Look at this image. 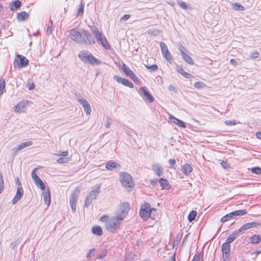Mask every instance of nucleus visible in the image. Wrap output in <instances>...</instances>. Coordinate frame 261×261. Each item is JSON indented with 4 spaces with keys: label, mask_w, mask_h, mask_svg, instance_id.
Instances as JSON below:
<instances>
[{
    "label": "nucleus",
    "mask_w": 261,
    "mask_h": 261,
    "mask_svg": "<svg viewBox=\"0 0 261 261\" xmlns=\"http://www.w3.org/2000/svg\"><path fill=\"white\" fill-rule=\"evenodd\" d=\"M92 232L93 234L99 236L102 235V230L101 228L98 226H95L93 227L92 229Z\"/></svg>",
    "instance_id": "obj_29"
},
{
    "label": "nucleus",
    "mask_w": 261,
    "mask_h": 261,
    "mask_svg": "<svg viewBox=\"0 0 261 261\" xmlns=\"http://www.w3.org/2000/svg\"><path fill=\"white\" fill-rule=\"evenodd\" d=\"M84 5H82V4L80 6V8L78 9V11L77 12V14L79 15L80 14H83L84 12Z\"/></svg>",
    "instance_id": "obj_54"
},
{
    "label": "nucleus",
    "mask_w": 261,
    "mask_h": 261,
    "mask_svg": "<svg viewBox=\"0 0 261 261\" xmlns=\"http://www.w3.org/2000/svg\"><path fill=\"white\" fill-rule=\"evenodd\" d=\"M232 212L229 213V214H228L226 215H225L224 216H223L221 221L222 222H225L227 221H228L229 220L232 219L233 218V215H232Z\"/></svg>",
    "instance_id": "obj_39"
},
{
    "label": "nucleus",
    "mask_w": 261,
    "mask_h": 261,
    "mask_svg": "<svg viewBox=\"0 0 261 261\" xmlns=\"http://www.w3.org/2000/svg\"><path fill=\"white\" fill-rule=\"evenodd\" d=\"M233 216V218L237 216H241L243 215H245L247 213V212L246 210H240L234 211L232 212Z\"/></svg>",
    "instance_id": "obj_31"
},
{
    "label": "nucleus",
    "mask_w": 261,
    "mask_h": 261,
    "mask_svg": "<svg viewBox=\"0 0 261 261\" xmlns=\"http://www.w3.org/2000/svg\"><path fill=\"white\" fill-rule=\"evenodd\" d=\"M151 169L153 171L155 174L158 176H161L163 174V169L159 164H153L151 166Z\"/></svg>",
    "instance_id": "obj_16"
},
{
    "label": "nucleus",
    "mask_w": 261,
    "mask_h": 261,
    "mask_svg": "<svg viewBox=\"0 0 261 261\" xmlns=\"http://www.w3.org/2000/svg\"><path fill=\"white\" fill-rule=\"evenodd\" d=\"M197 212L194 211H192L188 215V219L190 222L194 220L196 216Z\"/></svg>",
    "instance_id": "obj_40"
},
{
    "label": "nucleus",
    "mask_w": 261,
    "mask_h": 261,
    "mask_svg": "<svg viewBox=\"0 0 261 261\" xmlns=\"http://www.w3.org/2000/svg\"><path fill=\"white\" fill-rule=\"evenodd\" d=\"M135 82L138 81V77L133 72V73L129 76Z\"/></svg>",
    "instance_id": "obj_55"
},
{
    "label": "nucleus",
    "mask_w": 261,
    "mask_h": 261,
    "mask_svg": "<svg viewBox=\"0 0 261 261\" xmlns=\"http://www.w3.org/2000/svg\"><path fill=\"white\" fill-rule=\"evenodd\" d=\"M0 189L2 190L4 189V180L1 173H0Z\"/></svg>",
    "instance_id": "obj_57"
},
{
    "label": "nucleus",
    "mask_w": 261,
    "mask_h": 261,
    "mask_svg": "<svg viewBox=\"0 0 261 261\" xmlns=\"http://www.w3.org/2000/svg\"><path fill=\"white\" fill-rule=\"evenodd\" d=\"M176 70L179 73H180L182 75L186 78H190L192 76L190 73L186 72L181 66H177L176 67Z\"/></svg>",
    "instance_id": "obj_27"
},
{
    "label": "nucleus",
    "mask_w": 261,
    "mask_h": 261,
    "mask_svg": "<svg viewBox=\"0 0 261 261\" xmlns=\"http://www.w3.org/2000/svg\"><path fill=\"white\" fill-rule=\"evenodd\" d=\"M156 215V210L151 208L150 204L144 203L142 204L140 210V216L144 221H146L149 218L154 219Z\"/></svg>",
    "instance_id": "obj_2"
},
{
    "label": "nucleus",
    "mask_w": 261,
    "mask_h": 261,
    "mask_svg": "<svg viewBox=\"0 0 261 261\" xmlns=\"http://www.w3.org/2000/svg\"><path fill=\"white\" fill-rule=\"evenodd\" d=\"M160 45L162 55H164L165 53L167 54L169 51L167 45L164 42H161Z\"/></svg>",
    "instance_id": "obj_36"
},
{
    "label": "nucleus",
    "mask_w": 261,
    "mask_h": 261,
    "mask_svg": "<svg viewBox=\"0 0 261 261\" xmlns=\"http://www.w3.org/2000/svg\"><path fill=\"white\" fill-rule=\"evenodd\" d=\"M79 57L84 63H88L92 65H99L101 62L94 57L92 54L86 51H81L79 54Z\"/></svg>",
    "instance_id": "obj_3"
},
{
    "label": "nucleus",
    "mask_w": 261,
    "mask_h": 261,
    "mask_svg": "<svg viewBox=\"0 0 261 261\" xmlns=\"http://www.w3.org/2000/svg\"><path fill=\"white\" fill-rule=\"evenodd\" d=\"M179 50L181 53L183 59L189 64L193 65L194 62L189 54L188 50L182 45L179 46Z\"/></svg>",
    "instance_id": "obj_8"
},
{
    "label": "nucleus",
    "mask_w": 261,
    "mask_h": 261,
    "mask_svg": "<svg viewBox=\"0 0 261 261\" xmlns=\"http://www.w3.org/2000/svg\"><path fill=\"white\" fill-rule=\"evenodd\" d=\"M79 190H75L71 193V196L70 197V205L73 213L75 212L76 211V206L77 200L79 197Z\"/></svg>",
    "instance_id": "obj_9"
},
{
    "label": "nucleus",
    "mask_w": 261,
    "mask_h": 261,
    "mask_svg": "<svg viewBox=\"0 0 261 261\" xmlns=\"http://www.w3.org/2000/svg\"><path fill=\"white\" fill-rule=\"evenodd\" d=\"M159 182L162 190H168L170 188V185L167 179L161 178L159 180Z\"/></svg>",
    "instance_id": "obj_18"
},
{
    "label": "nucleus",
    "mask_w": 261,
    "mask_h": 261,
    "mask_svg": "<svg viewBox=\"0 0 261 261\" xmlns=\"http://www.w3.org/2000/svg\"><path fill=\"white\" fill-rule=\"evenodd\" d=\"M148 33L150 35H156L159 34L158 30H149L148 31Z\"/></svg>",
    "instance_id": "obj_58"
},
{
    "label": "nucleus",
    "mask_w": 261,
    "mask_h": 261,
    "mask_svg": "<svg viewBox=\"0 0 261 261\" xmlns=\"http://www.w3.org/2000/svg\"><path fill=\"white\" fill-rule=\"evenodd\" d=\"M222 257L223 261H229L230 253V245L228 243H223L222 246Z\"/></svg>",
    "instance_id": "obj_10"
},
{
    "label": "nucleus",
    "mask_w": 261,
    "mask_h": 261,
    "mask_svg": "<svg viewBox=\"0 0 261 261\" xmlns=\"http://www.w3.org/2000/svg\"><path fill=\"white\" fill-rule=\"evenodd\" d=\"M139 94L144 97L145 99L148 100L149 102H152L154 100L153 96L150 94L147 88L145 87H141L139 90Z\"/></svg>",
    "instance_id": "obj_12"
},
{
    "label": "nucleus",
    "mask_w": 261,
    "mask_h": 261,
    "mask_svg": "<svg viewBox=\"0 0 261 261\" xmlns=\"http://www.w3.org/2000/svg\"><path fill=\"white\" fill-rule=\"evenodd\" d=\"M129 210V204L127 202L122 203L119 205V210H118L116 215L122 217V219L123 220L127 215Z\"/></svg>",
    "instance_id": "obj_6"
},
{
    "label": "nucleus",
    "mask_w": 261,
    "mask_h": 261,
    "mask_svg": "<svg viewBox=\"0 0 261 261\" xmlns=\"http://www.w3.org/2000/svg\"><path fill=\"white\" fill-rule=\"evenodd\" d=\"M123 220L122 217L115 216L108 220L106 224V228L111 232H115L119 228L121 222Z\"/></svg>",
    "instance_id": "obj_4"
},
{
    "label": "nucleus",
    "mask_w": 261,
    "mask_h": 261,
    "mask_svg": "<svg viewBox=\"0 0 261 261\" xmlns=\"http://www.w3.org/2000/svg\"><path fill=\"white\" fill-rule=\"evenodd\" d=\"M91 32L92 34L95 36L96 39L103 35L102 33L99 31L97 28L95 26H93L92 28H91Z\"/></svg>",
    "instance_id": "obj_28"
},
{
    "label": "nucleus",
    "mask_w": 261,
    "mask_h": 261,
    "mask_svg": "<svg viewBox=\"0 0 261 261\" xmlns=\"http://www.w3.org/2000/svg\"><path fill=\"white\" fill-rule=\"evenodd\" d=\"M69 37L75 42L80 44L91 45L95 43L90 33L83 29L77 30L73 29L71 30L69 32Z\"/></svg>",
    "instance_id": "obj_1"
},
{
    "label": "nucleus",
    "mask_w": 261,
    "mask_h": 261,
    "mask_svg": "<svg viewBox=\"0 0 261 261\" xmlns=\"http://www.w3.org/2000/svg\"><path fill=\"white\" fill-rule=\"evenodd\" d=\"M77 101L80 103L84 108V110L87 115H90L91 112V107L86 99L82 97L77 98Z\"/></svg>",
    "instance_id": "obj_13"
},
{
    "label": "nucleus",
    "mask_w": 261,
    "mask_h": 261,
    "mask_svg": "<svg viewBox=\"0 0 261 261\" xmlns=\"http://www.w3.org/2000/svg\"><path fill=\"white\" fill-rule=\"evenodd\" d=\"M169 118L172 123L176 124L179 126L183 128L186 127L185 123L182 121L174 117L173 115H170Z\"/></svg>",
    "instance_id": "obj_19"
},
{
    "label": "nucleus",
    "mask_w": 261,
    "mask_h": 261,
    "mask_svg": "<svg viewBox=\"0 0 261 261\" xmlns=\"http://www.w3.org/2000/svg\"><path fill=\"white\" fill-rule=\"evenodd\" d=\"M168 162H169V164L170 165L171 167H173V166L176 163V161H175V159H170L169 160Z\"/></svg>",
    "instance_id": "obj_59"
},
{
    "label": "nucleus",
    "mask_w": 261,
    "mask_h": 261,
    "mask_svg": "<svg viewBox=\"0 0 261 261\" xmlns=\"http://www.w3.org/2000/svg\"><path fill=\"white\" fill-rule=\"evenodd\" d=\"M95 252L96 250L95 248H92L89 250L86 254L87 258L90 260L92 257L95 256Z\"/></svg>",
    "instance_id": "obj_38"
},
{
    "label": "nucleus",
    "mask_w": 261,
    "mask_h": 261,
    "mask_svg": "<svg viewBox=\"0 0 261 261\" xmlns=\"http://www.w3.org/2000/svg\"><path fill=\"white\" fill-rule=\"evenodd\" d=\"M118 167H120V165L113 161H109L106 165V168L109 170H112Z\"/></svg>",
    "instance_id": "obj_25"
},
{
    "label": "nucleus",
    "mask_w": 261,
    "mask_h": 261,
    "mask_svg": "<svg viewBox=\"0 0 261 261\" xmlns=\"http://www.w3.org/2000/svg\"><path fill=\"white\" fill-rule=\"evenodd\" d=\"M42 195L44 202L46 204L49 205L50 203V193L49 189L43 192Z\"/></svg>",
    "instance_id": "obj_21"
},
{
    "label": "nucleus",
    "mask_w": 261,
    "mask_h": 261,
    "mask_svg": "<svg viewBox=\"0 0 261 261\" xmlns=\"http://www.w3.org/2000/svg\"><path fill=\"white\" fill-rule=\"evenodd\" d=\"M92 199L90 198L88 196L86 198L85 201V206L86 207H89L92 202Z\"/></svg>",
    "instance_id": "obj_45"
},
{
    "label": "nucleus",
    "mask_w": 261,
    "mask_h": 261,
    "mask_svg": "<svg viewBox=\"0 0 261 261\" xmlns=\"http://www.w3.org/2000/svg\"><path fill=\"white\" fill-rule=\"evenodd\" d=\"M191 261H201V255L200 253H196Z\"/></svg>",
    "instance_id": "obj_51"
},
{
    "label": "nucleus",
    "mask_w": 261,
    "mask_h": 261,
    "mask_svg": "<svg viewBox=\"0 0 261 261\" xmlns=\"http://www.w3.org/2000/svg\"><path fill=\"white\" fill-rule=\"evenodd\" d=\"M256 137H257V138H258V139H260L261 140V132H258L256 133Z\"/></svg>",
    "instance_id": "obj_64"
},
{
    "label": "nucleus",
    "mask_w": 261,
    "mask_h": 261,
    "mask_svg": "<svg viewBox=\"0 0 261 261\" xmlns=\"http://www.w3.org/2000/svg\"><path fill=\"white\" fill-rule=\"evenodd\" d=\"M5 88V82L4 80H0V95L3 93V90Z\"/></svg>",
    "instance_id": "obj_44"
},
{
    "label": "nucleus",
    "mask_w": 261,
    "mask_h": 261,
    "mask_svg": "<svg viewBox=\"0 0 261 261\" xmlns=\"http://www.w3.org/2000/svg\"><path fill=\"white\" fill-rule=\"evenodd\" d=\"M240 235V232L238 230L233 231L229 236L227 238L225 243H228L230 245Z\"/></svg>",
    "instance_id": "obj_20"
},
{
    "label": "nucleus",
    "mask_w": 261,
    "mask_h": 261,
    "mask_svg": "<svg viewBox=\"0 0 261 261\" xmlns=\"http://www.w3.org/2000/svg\"><path fill=\"white\" fill-rule=\"evenodd\" d=\"M230 62L231 64H232L234 65H236L238 64V62L236 59H232L230 60Z\"/></svg>",
    "instance_id": "obj_63"
},
{
    "label": "nucleus",
    "mask_w": 261,
    "mask_h": 261,
    "mask_svg": "<svg viewBox=\"0 0 261 261\" xmlns=\"http://www.w3.org/2000/svg\"><path fill=\"white\" fill-rule=\"evenodd\" d=\"M37 169V168H35L32 172V176L34 181L40 178L36 173Z\"/></svg>",
    "instance_id": "obj_46"
},
{
    "label": "nucleus",
    "mask_w": 261,
    "mask_h": 261,
    "mask_svg": "<svg viewBox=\"0 0 261 261\" xmlns=\"http://www.w3.org/2000/svg\"><path fill=\"white\" fill-rule=\"evenodd\" d=\"M32 144L33 142L32 141H28L20 143L16 147H15L12 149V151L13 155H16L19 151L28 147L31 146L32 145Z\"/></svg>",
    "instance_id": "obj_11"
},
{
    "label": "nucleus",
    "mask_w": 261,
    "mask_h": 261,
    "mask_svg": "<svg viewBox=\"0 0 261 261\" xmlns=\"http://www.w3.org/2000/svg\"><path fill=\"white\" fill-rule=\"evenodd\" d=\"M259 225V224L256 222H250L242 225L238 230L239 232H243L248 229L256 227Z\"/></svg>",
    "instance_id": "obj_17"
},
{
    "label": "nucleus",
    "mask_w": 261,
    "mask_h": 261,
    "mask_svg": "<svg viewBox=\"0 0 261 261\" xmlns=\"http://www.w3.org/2000/svg\"><path fill=\"white\" fill-rule=\"evenodd\" d=\"M251 172L252 173L256 174H261V168L258 167L252 168L251 169Z\"/></svg>",
    "instance_id": "obj_47"
},
{
    "label": "nucleus",
    "mask_w": 261,
    "mask_h": 261,
    "mask_svg": "<svg viewBox=\"0 0 261 261\" xmlns=\"http://www.w3.org/2000/svg\"><path fill=\"white\" fill-rule=\"evenodd\" d=\"M114 79L116 80L118 83H120L129 88H133L134 87L133 84L127 79L119 77L117 75H115L114 76Z\"/></svg>",
    "instance_id": "obj_14"
},
{
    "label": "nucleus",
    "mask_w": 261,
    "mask_h": 261,
    "mask_svg": "<svg viewBox=\"0 0 261 261\" xmlns=\"http://www.w3.org/2000/svg\"><path fill=\"white\" fill-rule=\"evenodd\" d=\"M194 87L197 89H202L206 87L205 84L201 82H196L194 84Z\"/></svg>",
    "instance_id": "obj_42"
},
{
    "label": "nucleus",
    "mask_w": 261,
    "mask_h": 261,
    "mask_svg": "<svg viewBox=\"0 0 261 261\" xmlns=\"http://www.w3.org/2000/svg\"><path fill=\"white\" fill-rule=\"evenodd\" d=\"M122 69L127 76H129L132 73L133 71L130 69L125 64H123L122 67Z\"/></svg>",
    "instance_id": "obj_37"
},
{
    "label": "nucleus",
    "mask_w": 261,
    "mask_h": 261,
    "mask_svg": "<svg viewBox=\"0 0 261 261\" xmlns=\"http://www.w3.org/2000/svg\"><path fill=\"white\" fill-rule=\"evenodd\" d=\"M178 4L179 6L182 9L184 10H187L189 8H190V7H189L185 2L183 1H179L178 2Z\"/></svg>",
    "instance_id": "obj_43"
},
{
    "label": "nucleus",
    "mask_w": 261,
    "mask_h": 261,
    "mask_svg": "<svg viewBox=\"0 0 261 261\" xmlns=\"http://www.w3.org/2000/svg\"><path fill=\"white\" fill-rule=\"evenodd\" d=\"M111 120L110 119H107V121H106V126L107 127V128H109L110 126L111 125Z\"/></svg>",
    "instance_id": "obj_62"
},
{
    "label": "nucleus",
    "mask_w": 261,
    "mask_h": 261,
    "mask_svg": "<svg viewBox=\"0 0 261 261\" xmlns=\"http://www.w3.org/2000/svg\"><path fill=\"white\" fill-rule=\"evenodd\" d=\"M231 7L235 10L244 11L245 10L244 7L238 3H232Z\"/></svg>",
    "instance_id": "obj_33"
},
{
    "label": "nucleus",
    "mask_w": 261,
    "mask_h": 261,
    "mask_svg": "<svg viewBox=\"0 0 261 261\" xmlns=\"http://www.w3.org/2000/svg\"><path fill=\"white\" fill-rule=\"evenodd\" d=\"M99 42L105 49H109L110 48V45L105 36L100 40Z\"/></svg>",
    "instance_id": "obj_32"
},
{
    "label": "nucleus",
    "mask_w": 261,
    "mask_h": 261,
    "mask_svg": "<svg viewBox=\"0 0 261 261\" xmlns=\"http://www.w3.org/2000/svg\"><path fill=\"white\" fill-rule=\"evenodd\" d=\"M68 159L67 158L61 157L58 159L57 162L60 164L66 163L68 162Z\"/></svg>",
    "instance_id": "obj_49"
},
{
    "label": "nucleus",
    "mask_w": 261,
    "mask_h": 261,
    "mask_svg": "<svg viewBox=\"0 0 261 261\" xmlns=\"http://www.w3.org/2000/svg\"><path fill=\"white\" fill-rule=\"evenodd\" d=\"M14 66L21 68L25 67L28 64L27 59L21 55H17L13 62Z\"/></svg>",
    "instance_id": "obj_7"
},
{
    "label": "nucleus",
    "mask_w": 261,
    "mask_h": 261,
    "mask_svg": "<svg viewBox=\"0 0 261 261\" xmlns=\"http://www.w3.org/2000/svg\"><path fill=\"white\" fill-rule=\"evenodd\" d=\"M34 182L36 186L42 190H44L45 189V186L40 178L35 180Z\"/></svg>",
    "instance_id": "obj_35"
},
{
    "label": "nucleus",
    "mask_w": 261,
    "mask_h": 261,
    "mask_svg": "<svg viewBox=\"0 0 261 261\" xmlns=\"http://www.w3.org/2000/svg\"><path fill=\"white\" fill-rule=\"evenodd\" d=\"M29 14L25 11H22L18 13L17 14V19L18 21H22L29 18Z\"/></svg>",
    "instance_id": "obj_24"
},
{
    "label": "nucleus",
    "mask_w": 261,
    "mask_h": 261,
    "mask_svg": "<svg viewBox=\"0 0 261 261\" xmlns=\"http://www.w3.org/2000/svg\"><path fill=\"white\" fill-rule=\"evenodd\" d=\"M27 87L30 90H33L35 88V84L33 83H28L27 84Z\"/></svg>",
    "instance_id": "obj_53"
},
{
    "label": "nucleus",
    "mask_w": 261,
    "mask_h": 261,
    "mask_svg": "<svg viewBox=\"0 0 261 261\" xmlns=\"http://www.w3.org/2000/svg\"><path fill=\"white\" fill-rule=\"evenodd\" d=\"M250 242L252 244H257L261 242V238L258 235H254L250 238Z\"/></svg>",
    "instance_id": "obj_34"
},
{
    "label": "nucleus",
    "mask_w": 261,
    "mask_h": 261,
    "mask_svg": "<svg viewBox=\"0 0 261 261\" xmlns=\"http://www.w3.org/2000/svg\"><path fill=\"white\" fill-rule=\"evenodd\" d=\"M145 67L148 69L150 70V71H155L158 69V67L157 65H155V64L152 65L151 66L145 65Z\"/></svg>",
    "instance_id": "obj_48"
},
{
    "label": "nucleus",
    "mask_w": 261,
    "mask_h": 261,
    "mask_svg": "<svg viewBox=\"0 0 261 261\" xmlns=\"http://www.w3.org/2000/svg\"><path fill=\"white\" fill-rule=\"evenodd\" d=\"M26 103L24 101H21L17 104L15 107L14 111L16 112L22 113L24 111Z\"/></svg>",
    "instance_id": "obj_23"
},
{
    "label": "nucleus",
    "mask_w": 261,
    "mask_h": 261,
    "mask_svg": "<svg viewBox=\"0 0 261 261\" xmlns=\"http://www.w3.org/2000/svg\"><path fill=\"white\" fill-rule=\"evenodd\" d=\"M130 17V15L129 14H125V15H124L121 18V20H127L128 19H129Z\"/></svg>",
    "instance_id": "obj_60"
},
{
    "label": "nucleus",
    "mask_w": 261,
    "mask_h": 261,
    "mask_svg": "<svg viewBox=\"0 0 261 261\" xmlns=\"http://www.w3.org/2000/svg\"><path fill=\"white\" fill-rule=\"evenodd\" d=\"M192 168L191 166L188 164H186L182 167L181 170L182 172L186 175H188L192 171Z\"/></svg>",
    "instance_id": "obj_26"
},
{
    "label": "nucleus",
    "mask_w": 261,
    "mask_h": 261,
    "mask_svg": "<svg viewBox=\"0 0 261 261\" xmlns=\"http://www.w3.org/2000/svg\"><path fill=\"white\" fill-rule=\"evenodd\" d=\"M259 56V53L257 51H254L251 53V58L256 59L258 58Z\"/></svg>",
    "instance_id": "obj_50"
},
{
    "label": "nucleus",
    "mask_w": 261,
    "mask_h": 261,
    "mask_svg": "<svg viewBox=\"0 0 261 261\" xmlns=\"http://www.w3.org/2000/svg\"><path fill=\"white\" fill-rule=\"evenodd\" d=\"M107 254V250L106 249H103L102 250V252L100 255L97 257V258L101 259L104 257Z\"/></svg>",
    "instance_id": "obj_56"
},
{
    "label": "nucleus",
    "mask_w": 261,
    "mask_h": 261,
    "mask_svg": "<svg viewBox=\"0 0 261 261\" xmlns=\"http://www.w3.org/2000/svg\"><path fill=\"white\" fill-rule=\"evenodd\" d=\"M21 3L20 1L16 0L11 4L10 9L12 11H14L19 8L21 6Z\"/></svg>",
    "instance_id": "obj_30"
},
{
    "label": "nucleus",
    "mask_w": 261,
    "mask_h": 261,
    "mask_svg": "<svg viewBox=\"0 0 261 261\" xmlns=\"http://www.w3.org/2000/svg\"><path fill=\"white\" fill-rule=\"evenodd\" d=\"M68 154V152L67 151H64L62 152L61 154H57L56 155H58V156H62L65 157V156H67Z\"/></svg>",
    "instance_id": "obj_61"
},
{
    "label": "nucleus",
    "mask_w": 261,
    "mask_h": 261,
    "mask_svg": "<svg viewBox=\"0 0 261 261\" xmlns=\"http://www.w3.org/2000/svg\"><path fill=\"white\" fill-rule=\"evenodd\" d=\"M23 190L21 186H18L17 189L16 193L12 200V203L16 204L22 197Z\"/></svg>",
    "instance_id": "obj_15"
},
{
    "label": "nucleus",
    "mask_w": 261,
    "mask_h": 261,
    "mask_svg": "<svg viewBox=\"0 0 261 261\" xmlns=\"http://www.w3.org/2000/svg\"><path fill=\"white\" fill-rule=\"evenodd\" d=\"M120 181L122 186L127 190L134 186L132 176L126 172H122L120 174Z\"/></svg>",
    "instance_id": "obj_5"
},
{
    "label": "nucleus",
    "mask_w": 261,
    "mask_h": 261,
    "mask_svg": "<svg viewBox=\"0 0 261 261\" xmlns=\"http://www.w3.org/2000/svg\"><path fill=\"white\" fill-rule=\"evenodd\" d=\"M225 124L227 125H234L237 124L236 120H226L225 121Z\"/></svg>",
    "instance_id": "obj_52"
},
{
    "label": "nucleus",
    "mask_w": 261,
    "mask_h": 261,
    "mask_svg": "<svg viewBox=\"0 0 261 261\" xmlns=\"http://www.w3.org/2000/svg\"><path fill=\"white\" fill-rule=\"evenodd\" d=\"M100 193V188L99 187H97L94 190H92L90 193L88 197L91 199L95 200L96 199L97 196L99 195Z\"/></svg>",
    "instance_id": "obj_22"
},
{
    "label": "nucleus",
    "mask_w": 261,
    "mask_h": 261,
    "mask_svg": "<svg viewBox=\"0 0 261 261\" xmlns=\"http://www.w3.org/2000/svg\"><path fill=\"white\" fill-rule=\"evenodd\" d=\"M163 56L166 59V60L167 61H168L170 63H171L172 62L173 57L169 51H168L167 54H164V55H163Z\"/></svg>",
    "instance_id": "obj_41"
}]
</instances>
